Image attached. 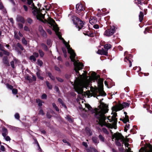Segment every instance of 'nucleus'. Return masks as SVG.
<instances>
[{
  "label": "nucleus",
  "instance_id": "obj_1",
  "mask_svg": "<svg viewBox=\"0 0 152 152\" xmlns=\"http://www.w3.org/2000/svg\"><path fill=\"white\" fill-rule=\"evenodd\" d=\"M103 99H100V105L99 108L96 111L95 113V116L97 119V121L102 126H105L108 128H112V126L110 124L107 123L105 121L106 117L104 114L107 112V105L102 102Z\"/></svg>",
  "mask_w": 152,
  "mask_h": 152
},
{
  "label": "nucleus",
  "instance_id": "obj_2",
  "mask_svg": "<svg viewBox=\"0 0 152 152\" xmlns=\"http://www.w3.org/2000/svg\"><path fill=\"white\" fill-rule=\"evenodd\" d=\"M71 20L73 21V23L75 25L76 27L78 28L79 31L81 29L83 26V23L79 18L75 16H72L71 18Z\"/></svg>",
  "mask_w": 152,
  "mask_h": 152
},
{
  "label": "nucleus",
  "instance_id": "obj_3",
  "mask_svg": "<svg viewBox=\"0 0 152 152\" xmlns=\"http://www.w3.org/2000/svg\"><path fill=\"white\" fill-rule=\"evenodd\" d=\"M114 137L115 138L116 145L118 146H121V144L125 143V140L124 137L119 133L115 134Z\"/></svg>",
  "mask_w": 152,
  "mask_h": 152
},
{
  "label": "nucleus",
  "instance_id": "obj_4",
  "mask_svg": "<svg viewBox=\"0 0 152 152\" xmlns=\"http://www.w3.org/2000/svg\"><path fill=\"white\" fill-rule=\"evenodd\" d=\"M115 31V28L113 26L109 29L106 30L104 33V35L107 37H110L112 36Z\"/></svg>",
  "mask_w": 152,
  "mask_h": 152
},
{
  "label": "nucleus",
  "instance_id": "obj_5",
  "mask_svg": "<svg viewBox=\"0 0 152 152\" xmlns=\"http://www.w3.org/2000/svg\"><path fill=\"white\" fill-rule=\"evenodd\" d=\"M117 116V113H114L112 117L109 116L107 118L110 122H111L113 124L114 126H115L117 123V118H116Z\"/></svg>",
  "mask_w": 152,
  "mask_h": 152
},
{
  "label": "nucleus",
  "instance_id": "obj_6",
  "mask_svg": "<svg viewBox=\"0 0 152 152\" xmlns=\"http://www.w3.org/2000/svg\"><path fill=\"white\" fill-rule=\"evenodd\" d=\"M128 53V52L127 51H125L124 53V56H126L125 57L124 60V61L127 62L128 61H129V67H131L132 66V62H131V58L132 57V56L131 54H129L128 56H126V55Z\"/></svg>",
  "mask_w": 152,
  "mask_h": 152
},
{
  "label": "nucleus",
  "instance_id": "obj_7",
  "mask_svg": "<svg viewBox=\"0 0 152 152\" xmlns=\"http://www.w3.org/2000/svg\"><path fill=\"white\" fill-rule=\"evenodd\" d=\"M129 104L128 103L124 102L122 104H119L116 108V111L121 110L124 108L129 107Z\"/></svg>",
  "mask_w": 152,
  "mask_h": 152
},
{
  "label": "nucleus",
  "instance_id": "obj_8",
  "mask_svg": "<svg viewBox=\"0 0 152 152\" xmlns=\"http://www.w3.org/2000/svg\"><path fill=\"white\" fill-rule=\"evenodd\" d=\"M18 47L22 51L24 50V48L23 47L22 45L19 42L17 43L16 45V46L15 47V50L17 52L21 54V53L19 51V50L18 48Z\"/></svg>",
  "mask_w": 152,
  "mask_h": 152
},
{
  "label": "nucleus",
  "instance_id": "obj_9",
  "mask_svg": "<svg viewBox=\"0 0 152 152\" xmlns=\"http://www.w3.org/2000/svg\"><path fill=\"white\" fill-rule=\"evenodd\" d=\"M18 60L17 59L15 58H14L13 60L10 63L11 66L12 68L14 69L15 68L17 65L16 64H18Z\"/></svg>",
  "mask_w": 152,
  "mask_h": 152
},
{
  "label": "nucleus",
  "instance_id": "obj_10",
  "mask_svg": "<svg viewBox=\"0 0 152 152\" xmlns=\"http://www.w3.org/2000/svg\"><path fill=\"white\" fill-rule=\"evenodd\" d=\"M77 13H79L82 11H83V6L80 3H78L76 6Z\"/></svg>",
  "mask_w": 152,
  "mask_h": 152
},
{
  "label": "nucleus",
  "instance_id": "obj_11",
  "mask_svg": "<svg viewBox=\"0 0 152 152\" xmlns=\"http://www.w3.org/2000/svg\"><path fill=\"white\" fill-rule=\"evenodd\" d=\"M97 53L101 55H104L105 56H107L108 55L107 51L104 49L99 50L97 52Z\"/></svg>",
  "mask_w": 152,
  "mask_h": 152
},
{
  "label": "nucleus",
  "instance_id": "obj_12",
  "mask_svg": "<svg viewBox=\"0 0 152 152\" xmlns=\"http://www.w3.org/2000/svg\"><path fill=\"white\" fill-rule=\"evenodd\" d=\"M85 135L90 136L92 135V133L91 129L88 127H87L85 128Z\"/></svg>",
  "mask_w": 152,
  "mask_h": 152
},
{
  "label": "nucleus",
  "instance_id": "obj_13",
  "mask_svg": "<svg viewBox=\"0 0 152 152\" xmlns=\"http://www.w3.org/2000/svg\"><path fill=\"white\" fill-rule=\"evenodd\" d=\"M16 21L18 22H20L24 23L25 22V20L23 17L20 15H18L16 18Z\"/></svg>",
  "mask_w": 152,
  "mask_h": 152
},
{
  "label": "nucleus",
  "instance_id": "obj_14",
  "mask_svg": "<svg viewBox=\"0 0 152 152\" xmlns=\"http://www.w3.org/2000/svg\"><path fill=\"white\" fill-rule=\"evenodd\" d=\"M39 30L41 35L44 37L46 38L47 37L45 31L44 30L42 27H39Z\"/></svg>",
  "mask_w": 152,
  "mask_h": 152
},
{
  "label": "nucleus",
  "instance_id": "obj_15",
  "mask_svg": "<svg viewBox=\"0 0 152 152\" xmlns=\"http://www.w3.org/2000/svg\"><path fill=\"white\" fill-rule=\"evenodd\" d=\"M89 23L91 24L96 23L97 22V20L96 17L91 16L89 20Z\"/></svg>",
  "mask_w": 152,
  "mask_h": 152
},
{
  "label": "nucleus",
  "instance_id": "obj_16",
  "mask_svg": "<svg viewBox=\"0 0 152 152\" xmlns=\"http://www.w3.org/2000/svg\"><path fill=\"white\" fill-rule=\"evenodd\" d=\"M98 91L99 92V96H98L97 97V99H99L98 97L100 96H105L106 95V94L105 92L104 91L102 88H101L100 89L98 90Z\"/></svg>",
  "mask_w": 152,
  "mask_h": 152
},
{
  "label": "nucleus",
  "instance_id": "obj_17",
  "mask_svg": "<svg viewBox=\"0 0 152 152\" xmlns=\"http://www.w3.org/2000/svg\"><path fill=\"white\" fill-rule=\"evenodd\" d=\"M3 62L4 64L5 65L7 66H9L10 64L8 60V57L7 56H4L3 57L2 59Z\"/></svg>",
  "mask_w": 152,
  "mask_h": 152
},
{
  "label": "nucleus",
  "instance_id": "obj_18",
  "mask_svg": "<svg viewBox=\"0 0 152 152\" xmlns=\"http://www.w3.org/2000/svg\"><path fill=\"white\" fill-rule=\"evenodd\" d=\"M8 134V131L7 129L4 127L2 128V135L3 137L7 136Z\"/></svg>",
  "mask_w": 152,
  "mask_h": 152
},
{
  "label": "nucleus",
  "instance_id": "obj_19",
  "mask_svg": "<svg viewBox=\"0 0 152 152\" xmlns=\"http://www.w3.org/2000/svg\"><path fill=\"white\" fill-rule=\"evenodd\" d=\"M98 138L100 142H105L106 141V139L103 135L100 134L98 136Z\"/></svg>",
  "mask_w": 152,
  "mask_h": 152
},
{
  "label": "nucleus",
  "instance_id": "obj_20",
  "mask_svg": "<svg viewBox=\"0 0 152 152\" xmlns=\"http://www.w3.org/2000/svg\"><path fill=\"white\" fill-rule=\"evenodd\" d=\"M144 16L143 13L142 12H140L139 15V19L140 22H141L143 19Z\"/></svg>",
  "mask_w": 152,
  "mask_h": 152
},
{
  "label": "nucleus",
  "instance_id": "obj_21",
  "mask_svg": "<svg viewBox=\"0 0 152 152\" xmlns=\"http://www.w3.org/2000/svg\"><path fill=\"white\" fill-rule=\"evenodd\" d=\"M58 101L65 108H66L67 107L66 105L64 104L63 101L62 99L61 98H58Z\"/></svg>",
  "mask_w": 152,
  "mask_h": 152
},
{
  "label": "nucleus",
  "instance_id": "obj_22",
  "mask_svg": "<svg viewBox=\"0 0 152 152\" xmlns=\"http://www.w3.org/2000/svg\"><path fill=\"white\" fill-rule=\"evenodd\" d=\"M92 140L93 142L95 144H97L99 143V141L97 138L96 137H93Z\"/></svg>",
  "mask_w": 152,
  "mask_h": 152
},
{
  "label": "nucleus",
  "instance_id": "obj_23",
  "mask_svg": "<svg viewBox=\"0 0 152 152\" xmlns=\"http://www.w3.org/2000/svg\"><path fill=\"white\" fill-rule=\"evenodd\" d=\"M111 46L110 44H107L105 45L104 46V48L105 49V50L107 51L108 50L111 48Z\"/></svg>",
  "mask_w": 152,
  "mask_h": 152
},
{
  "label": "nucleus",
  "instance_id": "obj_24",
  "mask_svg": "<svg viewBox=\"0 0 152 152\" xmlns=\"http://www.w3.org/2000/svg\"><path fill=\"white\" fill-rule=\"evenodd\" d=\"M36 74L38 78L41 80H43V77L40 76V73L39 71L37 72L36 73Z\"/></svg>",
  "mask_w": 152,
  "mask_h": 152
},
{
  "label": "nucleus",
  "instance_id": "obj_25",
  "mask_svg": "<svg viewBox=\"0 0 152 152\" xmlns=\"http://www.w3.org/2000/svg\"><path fill=\"white\" fill-rule=\"evenodd\" d=\"M129 116L128 115L125 116V118H124L123 121L124 123H126V122H129Z\"/></svg>",
  "mask_w": 152,
  "mask_h": 152
},
{
  "label": "nucleus",
  "instance_id": "obj_26",
  "mask_svg": "<svg viewBox=\"0 0 152 152\" xmlns=\"http://www.w3.org/2000/svg\"><path fill=\"white\" fill-rule=\"evenodd\" d=\"M25 78L26 80H28L29 82L31 83L32 81V80L31 79V77L28 75H26Z\"/></svg>",
  "mask_w": 152,
  "mask_h": 152
},
{
  "label": "nucleus",
  "instance_id": "obj_27",
  "mask_svg": "<svg viewBox=\"0 0 152 152\" xmlns=\"http://www.w3.org/2000/svg\"><path fill=\"white\" fill-rule=\"evenodd\" d=\"M48 76L52 80H55V77L52 75L51 73L48 72Z\"/></svg>",
  "mask_w": 152,
  "mask_h": 152
},
{
  "label": "nucleus",
  "instance_id": "obj_28",
  "mask_svg": "<svg viewBox=\"0 0 152 152\" xmlns=\"http://www.w3.org/2000/svg\"><path fill=\"white\" fill-rule=\"evenodd\" d=\"M139 152H150V151H148L146 148H142L139 151Z\"/></svg>",
  "mask_w": 152,
  "mask_h": 152
},
{
  "label": "nucleus",
  "instance_id": "obj_29",
  "mask_svg": "<svg viewBox=\"0 0 152 152\" xmlns=\"http://www.w3.org/2000/svg\"><path fill=\"white\" fill-rule=\"evenodd\" d=\"M37 103H38V105L39 107L42 105V102L39 99H37L36 100Z\"/></svg>",
  "mask_w": 152,
  "mask_h": 152
},
{
  "label": "nucleus",
  "instance_id": "obj_30",
  "mask_svg": "<svg viewBox=\"0 0 152 152\" xmlns=\"http://www.w3.org/2000/svg\"><path fill=\"white\" fill-rule=\"evenodd\" d=\"M46 85L49 89H51L52 88L53 86L48 81L46 82Z\"/></svg>",
  "mask_w": 152,
  "mask_h": 152
},
{
  "label": "nucleus",
  "instance_id": "obj_31",
  "mask_svg": "<svg viewBox=\"0 0 152 152\" xmlns=\"http://www.w3.org/2000/svg\"><path fill=\"white\" fill-rule=\"evenodd\" d=\"M37 63L40 66H41L43 64V63L42 61L40 60L39 59L37 60Z\"/></svg>",
  "mask_w": 152,
  "mask_h": 152
},
{
  "label": "nucleus",
  "instance_id": "obj_32",
  "mask_svg": "<svg viewBox=\"0 0 152 152\" xmlns=\"http://www.w3.org/2000/svg\"><path fill=\"white\" fill-rule=\"evenodd\" d=\"M22 43L25 45H27V41L25 39L24 37H23L22 39Z\"/></svg>",
  "mask_w": 152,
  "mask_h": 152
},
{
  "label": "nucleus",
  "instance_id": "obj_33",
  "mask_svg": "<svg viewBox=\"0 0 152 152\" xmlns=\"http://www.w3.org/2000/svg\"><path fill=\"white\" fill-rule=\"evenodd\" d=\"M41 46L42 48L44 49L45 51L48 50V47L44 43H42L41 44Z\"/></svg>",
  "mask_w": 152,
  "mask_h": 152
},
{
  "label": "nucleus",
  "instance_id": "obj_34",
  "mask_svg": "<svg viewBox=\"0 0 152 152\" xmlns=\"http://www.w3.org/2000/svg\"><path fill=\"white\" fill-rule=\"evenodd\" d=\"M6 126L10 129L11 130H14L16 129V127L15 126L8 125H7Z\"/></svg>",
  "mask_w": 152,
  "mask_h": 152
},
{
  "label": "nucleus",
  "instance_id": "obj_35",
  "mask_svg": "<svg viewBox=\"0 0 152 152\" xmlns=\"http://www.w3.org/2000/svg\"><path fill=\"white\" fill-rule=\"evenodd\" d=\"M39 53V55L41 57H43L44 55V52L41 50H39L38 51Z\"/></svg>",
  "mask_w": 152,
  "mask_h": 152
},
{
  "label": "nucleus",
  "instance_id": "obj_36",
  "mask_svg": "<svg viewBox=\"0 0 152 152\" xmlns=\"http://www.w3.org/2000/svg\"><path fill=\"white\" fill-rule=\"evenodd\" d=\"M52 106L56 110V111L58 112L59 110L58 108L56 105L55 103H52Z\"/></svg>",
  "mask_w": 152,
  "mask_h": 152
},
{
  "label": "nucleus",
  "instance_id": "obj_37",
  "mask_svg": "<svg viewBox=\"0 0 152 152\" xmlns=\"http://www.w3.org/2000/svg\"><path fill=\"white\" fill-rule=\"evenodd\" d=\"M62 50L64 54V57L65 58H66L67 57V55H66L67 51H66V49L64 48H62Z\"/></svg>",
  "mask_w": 152,
  "mask_h": 152
},
{
  "label": "nucleus",
  "instance_id": "obj_38",
  "mask_svg": "<svg viewBox=\"0 0 152 152\" xmlns=\"http://www.w3.org/2000/svg\"><path fill=\"white\" fill-rule=\"evenodd\" d=\"M102 130L104 134H109V132L106 128L104 127L102 129Z\"/></svg>",
  "mask_w": 152,
  "mask_h": 152
},
{
  "label": "nucleus",
  "instance_id": "obj_39",
  "mask_svg": "<svg viewBox=\"0 0 152 152\" xmlns=\"http://www.w3.org/2000/svg\"><path fill=\"white\" fill-rule=\"evenodd\" d=\"M26 20L28 23L30 24H31L33 23L32 20L29 18H28Z\"/></svg>",
  "mask_w": 152,
  "mask_h": 152
},
{
  "label": "nucleus",
  "instance_id": "obj_40",
  "mask_svg": "<svg viewBox=\"0 0 152 152\" xmlns=\"http://www.w3.org/2000/svg\"><path fill=\"white\" fill-rule=\"evenodd\" d=\"M30 59L31 61L33 60L34 62H35L36 60V59L33 56H30Z\"/></svg>",
  "mask_w": 152,
  "mask_h": 152
},
{
  "label": "nucleus",
  "instance_id": "obj_41",
  "mask_svg": "<svg viewBox=\"0 0 152 152\" xmlns=\"http://www.w3.org/2000/svg\"><path fill=\"white\" fill-rule=\"evenodd\" d=\"M66 119H67V120L70 122H73V120L71 118L70 116L69 115L67 116Z\"/></svg>",
  "mask_w": 152,
  "mask_h": 152
},
{
  "label": "nucleus",
  "instance_id": "obj_42",
  "mask_svg": "<svg viewBox=\"0 0 152 152\" xmlns=\"http://www.w3.org/2000/svg\"><path fill=\"white\" fill-rule=\"evenodd\" d=\"M4 138L7 141H10L11 140V139L10 137L9 136H6L4 137Z\"/></svg>",
  "mask_w": 152,
  "mask_h": 152
},
{
  "label": "nucleus",
  "instance_id": "obj_43",
  "mask_svg": "<svg viewBox=\"0 0 152 152\" xmlns=\"http://www.w3.org/2000/svg\"><path fill=\"white\" fill-rule=\"evenodd\" d=\"M15 117L16 119L17 120H19L20 118V116L19 114L18 113H16L15 115Z\"/></svg>",
  "mask_w": 152,
  "mask_h": 152
},
{
  "label": "nucleus",
  "instance_id": "obj_44",
  "mask_svg": "<svg viewBox=\"0 0 152 152\" xmlns=\"http://www.w3.org/2000/svg\"><path fill=\"white\" fill-rule=\"evenodd\" d=\"M12 93L14 94H16L18 93L17 90L16 89H12Z\"/></svg>",
  "mask_w": 152,
  "mask_h": 152
},
{
  "label": "nucleus",
  "instance_id": "obj_45",
  "mask_svg": "<svg viewBox=\"0 0 152 152\" xmlns=\"http://www.w3.org/2000/svg\"><path fill=\"white\" fill-rule=\"evenodd\" d=\"M93 149H94V148H89L86 149V151L87 152H93Z\"/></svg>",
  "mask_w": 152,
  "mask_h": 152
},
{
  "label": "nucleus",
  "instance_id": "obj_46",
  "mask_svg": "<svg viewBox=\"0 0 152 152\" xmlns=\"http://www.w3.org/2000/svg\"><path fill=\"white\" fill-rule=\"evenodd\" d=\"M41 98L42 99H46L47 97V96L45 94H43L41 96Z\"/></svg>",
  "mask_w": 152,
  "mask_h": 152
},
{
  "label": "nucleus",
  "instance_id": "obj_47",
  "mask_svg": "<svg viewBox=\"0 0 152 152\" xmlns=\"http://www.w3.org/2000/svg\"><path fill=\"white\" fill-rule=\"evenodd\" d=\"M87 95L88 96H93L94 97H96L97 96V95L94 94V92H93L92 94H91L90 92L89 93L87 94Z\"/></svg>",
  "mask_w": 152,
  "mask_h": 152
},
{
  "label": "nucleus",
  "instance_id": "obj_48",
  "mask_svg": "<svg viewBox=\"0 0 152 152\" xmlns=\"http://www.w3.org/2000/svg\"><path fill=\"white\" fill-rule=\"evenodd\" d=\"M7 88L12 90L13 88V86L11 85H10L8 84H7Z\"/></svg>",
  "mask_w": 152,
  "mask_h": 152
},
{
  "label": "nucleus",
  "instance_id": "obj_49",
  "mask_svg": "<svg viewBox=\"0 0 152 152\" xmlns=\"http://www.w3.org/2000/svg\"><path fill=\"white\" fill-rule=\"evenodd\" d=\"M24 30L26 31H30V29L28 28V27L26 26H25L24 27Z\"/></svg>",
  "mask_w": 152,
  "mask_h": 152
},
{
  "label": "nucleus",
  "instance_id": "obj_50",
  "mask_svg": "<svg viewBox=\"0 0 152 152\" xmlns=\"http://www.w3.org/2000/svg\"><path fill=\"white\" fill-rule=\"evenodd\" d=\"M85 107L86 108H87L88 109L87 110H90L91 108V107L88 104H85Z\"/></svg>",
  "mask_w": 152,
  "mask_h": 152
},
{
  "label": "nucleus",
  "instance_id": "obj_51",
  "mask_svg": "<svg viewBox=\"0 0 152 152\" xmlns=\"http://www.w3.org/2000/svg\"><path fill=\"white\" fill-rule=\"evenodd\" d=\"M15 34H14V37L16 39L18 40H19L20 39V38L18 36V34H17L16 33H15Z\"/></svg>",
  "mask_w": 152,
  "mask_h": 152
},
{
  "label": "nucleus",
  "instance_id": "obj_52",
  "mask_svg": "<svg viewBox=\"0 0 152 152\" xmlns=\"http://www.w3.org/2000/svg\"><path fill=\"white\" fill-rule=\"evenodd\" d=\"M51 40L50 39L47 40V44L48 45H50L51 44Z\"/></svg>",
  "mask_w": 152,
  "mask_h": 152
},
{
  "label": "nucleus",
  "instance_id": "obj_53",
  "mask_svg": "<svg viewBox=\"0 0 152 152\" xmlns=\"http://www.w3.org/2000/svg\"><path fill=\"white\" fill-rule=\"evenodd\" d=\"M56 79L57 80L60 82H62L63 81V80L61 78L59 77H56Z\"/></svg>",
  "mask_w": 152,
  "mask_h": 152
},
{
  "label": "nucleus",
  "instance_id": "obj_54",
  "mask_svg": "<svg viewBox=\"0 0 152 152\" xmlns=\"http://www.w3.org/2000/svg\"><path fill=\"white\" fill-rule=\"evenodd\" d=\"M34 144H37V146L40 148V146H39V144L37 141V139H34Z\"/></svg>",
  "mask_w": 152,
  "mask_h": 152
},
{
  "label": "nucleus",
  "instance_id": "obj_55",
  "mask_svg": "<svg viewBox=\"0 0 152 152\" xmlns=\"http://www.w3.org/2000/svg\"><path fill=\"white\" fill-rule=\"evenodd\" d=\"M46 116L47 118H50L52 117L51 115L48 112L46 114Z\"/></svg>",
  "mask_w": 152,
  "mask_h": 152
},
{
  "label": "nucleus",
  "instance_id": "obj_56",
  "mask_svg": "<svg viewBox=\"0 0 152 152\" xmlns=\"http://www.w3.org/2000/svg\"><path fill=\"white\" fill-rule=\"evenodd\" d=\"M18 27L20 29H22L23 28V25L20 23L18 24Z\"/></svg>",
  "mask_w": 152,
  "mask_h": 152
},
{
  "label": "nucleus",
  "instance_id": "obj_57",
  "mask_svg": "<svg viewBox=\"0 0 152 152\" xmlns=\"http://www.w3.org/2000/svg\"><path fill=\"white\" fill-rule=\"evenodd\" d=\"M3 51L4 53V54L7 56H9V53L7 51L4 50Z\"/></svg>",
  "mask_w": 152,
  "mask_h": 152
},
{
  "label": "nucleus",
  "instance_id": "obj_58",
  "mask_svg": "<svg viewBox=\"0 0 152 152\" xmlns=\"http://www.w3.org/2000/svg\"><path fill=\"white\" fill-rule=\"evenodd\" d=\"M39 114L42 115H44V113L43 112V111L42 109H41L39 110Z\"/></svg>",
  "mask_w": 152,
  "mask_h": 152
},
{
  "label": "nucleus",
  "instance_id": "obj_59",
  "mask_svg": "<svg viewBox=\"0 0 152 152\" xmlns=\"http://www.w3.org/2000/svg\"><path fill=\"white\" fill-rule=\"evenodd\" d=\"M10 22L12 23V24H14V22L13 19L12 18H10L8 19Z\"/></svg>",
  "mask_w": 152,
  "mask_h": 152
},
{
  "label": "nucleus",
  "instance_id": "obj_60",
  "mask_svg": "<svg viewBox=\"0 0 152 152\" xmlns=\"http://www.w3.org/2000/svg\"><path fill=\"white\" fill-rule=\"evenodd\" d=\"M0 150L2 151H5V148L3 145L1 146Z\"/></svg>",
  "mask_w": 152,
  "mask_h": 152
},
{
  "label": "nucleus",
  "instance_id": "obj_61",
  "mask_svg": "<svg viewBox=\"0 0 152 152\" xmlns=\"http://www.w3.org/2000/svg\"><path fill=\"white\" fill-rule=\"evenodd\" d=\"M137 68L138 69V70L137 71V72H138L140 71L141 70V68L140 67H137L133 68V69L134 70H135L137 69Z\"/></svg>",
  "mask_w": 152,
  "mask_h": 152
},
{
  "label": "nucleus",
  "instance_id": "obj_62",
  "mask_svg": "<svg viewBox=\"0 0 152 152\" xmlns=\"http://www.w3.org/2000/svg\"><path fill=\"white\" fill-rule=\"evenodd\" d=\"M93 27L94 28L97 29H98L99 28V26L98 24H95L94 25V26H93Z\"/></svg>",
  "mask_w": 152,
  "mask_h": 152
},
{
  "label": "nucleus",
  "instance_id": "obj_63",
  "mask_svg": "<svg viewBox=\"0 0 152 152\" xmlns=\"http://www.w3.org/2000/svg\"><path fill=\"white\" fill-rule=\"evenodd\" d=\"M34 56V57H38L39 56V54L38 53L34 52L33 53Z\"/></svg>",
  "mask_w": 152,
  "mask_h": 152
},
{
  "label": "nucleus",
  "instance_id": "obj_64",
  "mask_svg": "<svg viewBox=\"0 0 152 152\" xmlns=\"http://www.w3.org/2000/svg\"><path fill=\"white\" fill-rule=\"evenodd\" d=\"M55 69L57 71H58V72H60L61 71L60 69H59V68L58 67H57V66H55Z\"/></svg>",
  "mask_w": 152,
  "mask_h": 152
}]
</instances>
